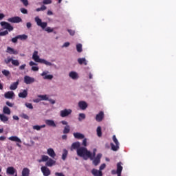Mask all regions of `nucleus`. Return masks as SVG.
<instances>
[{
    "instance_id": "f257e3e1",
    "label": "nucleus",
    "mask_w": 176,
    "mask_h": 176,
    "mask_svg": "<svg viewBox=\"0 0 176 176\" xmlns=\"http://www.w3.org/2000/svg\"><path fill=\"white\" fill-rule=\"evenodd\" d=\"M77 155L80 157H82L84 160H87L89 157L91 158V152L88 151L86 147H80L78 148Z\"/></svg>"
},
{
    "instance_id": "f03ea898",
    "label": "nucleus",
    "mask_w": 176,
    "mask_h": 176,
    "mask_svg": "<svg viewBox=\"0 0 176 176\" xmlns=\"http://www.w3.org/2000/svg\"><path fill=\"white\" fill-rule=\"evenodd\" d=\"M0 25H1V27H3V30H8L0 32V36H5L6 35H8L9 32H12V31L14 30L13 26H12V25H10V23L8 22L1 21L0 23Z\"/></svg>"
},
{
    "instance_id": "7ed1b4c3",
    "label": "nucleus",
    "mask_w": 176,
    "mask_h": 176,
    "mask_svg": "<svg viewBox=\"0 0 176 176\" xmlns=\"http://www.w3.org/2000/svg\"><path fill=\"white\" fill-rule=\"evenodd\" d=\"M32 59L35 61V63H40V64H45V65H47L48 67H52L53 64L45 59H42L38 55V51H34L32 55Z\"/></svg>"
},
{
    "instance_id": "20e7f679",
    "label": "nucleus",
    "mask_w": 176,
    "mask_h": 176,
    "mask_svg": "<svg viewBox=\"0 0 176 176\" xmlns=\"http://www.w3.org/2000/svg\"><path fill=\"white\" fill-rule=\"evenodd\" d=\"M113 141L116 145H114L113 143H111L110 145L111 146L112 151H113L114 152H116V151L119 150L120 144H119V141L116 138V135H113Z\"/></svg>"
},
{
    "instance_id": "39448f33",
    "label": "nucleus",
    "mask_w": 176,
    "mask_h": 176,
    "mask_svg": "<svg viewBox=\"0 0 176 176\" xmlns=\"http://www.w3.org/2000/svg\"><path fill=\"white\" fill-rule=\"evenodd\" d=\"M34 20H35L37 25H38V27H41V28H43V30H45V28H46V27H47V23L42 22V19H41L39 18V16H36Z\"/></svg>"
},
{
    "instance_id": "423d86ee",
    "label": "nucleus",
    "mask_w": 176,
    "mask_h": 176,
    "mask_svg": "<svg viewBox=\"0 0 176 176\" xmlns=\"http://www.w3.org/2000/svg\"><path fill=\"white\" fill-rule=\"evenodd\" d=\"M71 113H72V109H65L64 110L60 111V116H61V118H67V116H69V115H71Z\"/></svg>"
},
{
    "instance_id": "0eeeda50",
    "label": "nucleus",
    "mask_w": 176,
    "mask_h": 176,
    "mask_svg": "<svg viewBox=\"0 0 176 176\" xmlns=\"http://www.w3.org/2000/svg\"><path fill=\"white\" fill-rule=\"evenodd\" d=\"M35 82V78L30 77V76H24V83L26 85H31V83H34Z\"/></svg>"
},
{
    "instance_id": "6e6552de",
    "label": "nucleus",
    "mask_w": 176,
    "mask_h": 176,
    "mask_svg": "<svg viewBox=\"0 0 176 176\" xmlns=\"http://www.w3.org/2000/svg\"><path fill=\"white\" fill-rule=\"evenodd\" d=\"M15 173H17V170L13 166H9L6 169V174L8 175H14Z\"/></svg>"
},
{
    "instance_id": "1a4fd4ad",
    "label": "nucleus",
    "mask_w": 176,
    "mask_h": 176,
    "mask_svg": "<svg viewBox=\"0 0 176 176\" xmlns=\"http://www.w3.org/2000/svg\"><path fill=\"white\" fill-rule=\"evenodd\" d=\"M41 173H43L44 176H49L50 174H52V172L50 171V169L47 168V166H42L41 168Z\"/></svg>"
},
{
    "instance_id": "9d476101",
    "label": "nucleus",
    "mask_w": 176,
    "mask_h": 176,
    "mask_svg": "<svg viewBox=\"0 0 176 176\" xmlns=\"http://www.w3.org/2000/svg\"><path fill=\"white\" fill-rule=\"evenodd\" d=\"M8 21H9V23H21L23 20L21 18H20V16H14L9 18Z\"/></svg>"
},
{
    "instance_id": "9b49d317",
    "label": "nucleus",
    "mask_w": 176,
    "mask_h": 176,
    "mask_svg": "<svg viewBox=\"0 0 176 176\" xmlns=\"http://www.w3.org/2000/svg\"><path fill=\"white\" fill-rule=\"evenodd\" d=\"M101 157H102V154H98L96 157L93 160V164H94V166H98L101 162Z\"/></svg>"
},
{
    "instance_id": "f8f14e48",
    "label": "nucleus",
    "mask_w": 176,
    "mask_h": 176,
    "mask_svg": "<svg viewBox=\"0 0 176 176\" xmlns=\"http://www.w3.org/2000/svg\"><path fill=\"white\" fill-rule=\"evenodd\" d=\"M45 123L47 126H50V127H57V125L53 120H45Z\"/></svg>"
},
{
    "instance_id": "ddd939ff",
    "label": "nucleus",
    "mask_w": 176,
    "mask_h": 176,
    "mask_svg": "<svg viewBox=\"0 0 176 176\" xmlns=\"http://www.w3.org/2000/svg\"><path fill=\"white\" fill-rule=\"evenodd\" d=\"M123 170V166H122V162H118L117 164V175L122 176V171Z\"/></svg>"
},
{
    "instance_id": "4468645a",
    "label": "nucleus",
    "mask_w": 176,
    "mask_h": 176,
    "mask_svg": "<svg viewBox=\"0 0 176 176\" xmlns=\"http://www.w3.org/2000/svg\"><path fill=\"white\" fill-rule=\"evenodd\" d=\"M80 148V142H76L72 144L70 149H71V151H74L75 149H76V151H78V149H79Z\"/></svg>"
},
{
    "instance_id": "2eb2a0df",
    "label": "nucleus",
    "mask_w": 176,
    "mask_h": 176,
    "mask_svg": "<svg viewBox=\"0 0 176 176\" xmlns=\"http://www.w3.org/2000/svg\"><path fill=\"white\" fill-rule=\"evenodd\" d=\"M104 119V111H100L98 114L96 116V122H102Z\"/></svg>"
},
{
    "instance_id": "dca6fc26",
    "label": "nucleus",
    "mask_w": 176,
    "mask_h": 176,
    "mask_svg": "<svg viewBox=\"0 0 176 176\" xmlns=\"http://www.w3.org/2000/svg\"><path fill=\"white\" fill-rule=\"evenodd\" d=\"M56 164V161L52 158L48 159V161L45 163L46 167H53Z\"/></svg>"
},
{
    "instance_id": "f3484780",
    "label": "nucleus",
    "mask_w": 176,
    "mask_h": 176,
    "mask_svg": "<svg viewBox=\"0 0 176 176\" xmlns=\"http://www.w3.org/2000/svg\"><path fill=\"white\" fill-rule=\"evenodd\" d=\"M48 73L49 72H43L41 74V76H44L43 79H48L49 80H52V79H53V75L52 74L47 75Z\"/></svg>"
},
{
    "instance_id": "a211bd4d",
    "label": "nucleus",
    "mask_w": 176,
    "mask_h": 176,
    "mask_svg": "<svg viewBox=\"0 0 176 176\" xmlns=\"http://www.w3.org/2000/svg\"><path fill=\"white\" fill-rule=\"evenodd\" d=\"M47 153L52 157V159H54L56 157V153L54 152V150L53 148H50L47 150Z\"/></svg>"
},
{
    "instance_id": "6ab92c4d",
    "label": "nucleus",
    "mask_w": 176,
    "mask_h": 176,
    "mask_svg": "<svg viewBox=\"0 0 176 176\" xmlns=\"http://www.w3.org/2000/svg\"><path fill=\"white\" fill-rule=\"evenodd\" d=\"M73 135L76 140H83L85 138V135L79 132L74 133Z\"/></svg>"
},
{
    "instance_id": "aec40b11",
    "label": "nucleus",
    "mask_w": 176,
    "mask_h": 176,
    "mask_svg": "<svg viewBox=\"0 0 176 176\" xmlns=\"http://www.w3.org/2000/svg\"><path fill=\"white\" fill-rule=\"evenodd\" d=\"M78 107L82 111H85V109H86L87 108V103L85 101H80L78 102Z\"/></svg>"
},
{
    "instance_id": "412c9836",
    "label": "nucleus",
    "mask_w": 176,
    "mask_h": 176,
    "mask_svg": "<svg viewBox=\"0 0 176 176\" xmlns=\"http://www.w3.org/2000/svg\"><path fill=\"white\" fill-rule=\"evenodd\" d=\"M91 174L94 176H102V172L101 170H98L96 168L91 170Z\"/></svg>"
},
{
    "instance_id": "4be33fe9",
    "label": "nucleus",
    "mask_w": 176,
    "mask_h": 176,
    "mask_svg": "<svg viewBox=\"0 0 176 176\" xmlns=\"http://www.w3.org/2000/svg\"><path fill=\"white\" fill-rule=\"evenodd\" d=\"M14 96V92L13 91H8V92H6L4 94L5 98H7L9 100L13 98Z\"/></svg>"
},
{
    "instance_id": "5701e85b",
    "label": "nucleus",
    "mask_w": 176,
    "mask_h": 176,
    "mask_svg": "<svg viewBox=\"0 0 176 176\" xmlns=\"http://www.w3.org/2000/svg\"><path fill=\"white\" fill-rule=\"evenodd\" d=\"M6 52L9 53V54H19V52H17V50H14V49L10 47H7Z\"/></svg>"
},
{
    "instance_id": "b1692460",
    "label": "nucleus",
    "mask_w": 176,
    "mask_h": 176,
    "mask_svg": "<svg viewBox=\"0 0 176 176\" xmlns=\"http://www.w3.org/2000/svg\"><path fill=\"white\" fill-rule=\"evenodd\" d=\"M19 98H26L27 96H28V91L27 89H24L23 92H20L19 94Z\"/></svg>"
},
{
    "instance_id": "393cba45",
    "label": "nucleus",
    "mask_w": 176,
    "mask_h": 176,
    "mask_svg": "<svg viewBox=\"0 0 176 176\" xmlns=\"http://www.w3.org/2000/svg\"><path fill=\"white\" fill-rule=\"evenodd\" d=\"M8 140H10V141H13L14 142H19V144H21V140L17 136H11L8 138Z\"/></svg>"
},
{
    "instance_id": "a878e982",
    "label": "nucleus",
    "mask_w": 176,
    "mask_h": 176,
    "mask_svg": "<svg viewBox=\"0 0 176 176\" xmlns=\"http://www.w3.org/2000/svg\"><path fill=\"white\" fill-rule=\"evenodd\" d=\"M78 63L80 65H82V64H84V65H87V60H86L85 58H79L78 59Z\"/></svg>"
},
{
    "instance_id": "bb28decb",
    "label": "nucleus",
    "mask_w": 176,
    "mask_h": 176,
    "mask_svg": "<svg viewBox=\"0 0 176 176\" xmlns=\"http://www.w3.org/2000/svg\"><path fill=\"white\" fill-rule=\"evenodd\" d=\"M30 169L28 168H24L22 170V176H30Z\"/></svg>"
},
{
    "instance_id": "cd10ccee",
    "label": "nucleus",
    "mask_w": 176,
    "mask_h": 176,
    "mask_svg": "<svg viewBox=\"0 0 176 176\" xmlns=\"http://www.w3.org/2000/svg\"><path fill=\"white\" fill-rule=\"evenodd\" d=\"M3 113H4V115H10V109L8 108L7 106H4L3 108Z\"/></svg>"
},
{
    "instance_id": "c85d7f7f",
    "label": "nucleus",
    "mask_w": 176,
    "mask_h": 176,
    "mask_svg": "<svg viewBox=\"0 0 176 176\" xmlns=\"http://www.w3.org/2000/svg\"><path fill=\"white\" fill-rule=\"evenodd\" d=\"M19 86V80L11 84L10 89V90H16Z\"/></svg>"
},
{
    "instance_id": "c756f323",
    "label": "nucleus",
    "mask_w": 176,
    "mask_h": 176,
    "mask_svg": "<svg viewBox=\"0 0 176 176\" xmlns=\"http://www.w3.org/2000/svg\"><path fill=\"white\" fill-rule=\"evenodd\" d=\"M69 76L72 78V79H78V73L75 72H71L69 74Z\"/></svg>"
},
{
    "instance_id": "7c9ffc66",
    "label": "nucleus",
    "mask_w": 176,
    "mask_h": 176,
    "mask_svg": "<svg viewBox=\"0 0 176 176\" xmlns=\"http://www.w3.org/2000/svg\"><path fill=\"white\" fill-rule=\"evenodd\" d=\"M0 120L5 123V122H8L9 120V118L5 116V114H0Z\"/></svg>"
},
{
    "instance_id": "2f4dec72",
    "label": "nucleus",
    "mask_w": 176,
    "mask_h": 176,
    "mask_svg": "<svg viewBox=\"0 0 176 176\" xmlns=\"http://www.w3.org/2000/svg\"><path fill=\"white\" fill-rule=\"evenodd\" d=\"M69 131H71V126H69V125H67L64 127L63 129V134H68L69 133Z\"/></svg>"
},
{
    "instance_id": "473e14b6",
    "label": "nucleus",
    "mask_w": 176,
    "mask_h": 176,
    "mask_svg": "<svg viewBox=\"0 0 176 176\" xmlns=\"http://www.w3.org/2000/svg\"><path fill=\"white\" fill-rule=\"evenodd\" d=\"M18 39H20L21 41H25L26 39H28V36L26 34L18 35Z\"/></svg>"
},
{
    "instance_id": "72a5a7b5",
    "label": "nucleus",
    "mask_w": 176,
    "mask_h": 176,
    "mask_svg": "<svg viewBox=\"0 0 176 176\" xmlns=\"http://www.w3.org/2000/svg\"><path fill=\"white\" fill-rule=\"evenodd\" d=\"M67 156H68V151L67 149H63V153L62 155V160H65L67 159Z\"/></svg>"
},
{
    "instance_id": "f704fd0d",
    "label": "nucleus",
    "mask_w": 176,
    "mask_h": 176,
    "mask_svg": "<svg viewBox=\"0 0 176 176\" xmlns=\"http://www.w3.org/2000/svg\"><path fill=\"white\" fill-rule=\"evenodd\" d=\"M84 119H86V114L83 113H79V116H78L79 122H82V120H83Z\"/></svg>"
},
{
    "instance_id": "c9c22d12",
    "label": "nucleus",
    "mask_w": 176,
    "mask_h": 176,
    "mask_svg": "<svg viewBox=\"0 0 176 176\" xmlns=\"http://www.w3.org/2000/svg\"><path fill=\"white\" fill-rule=\"evenodd\" d=\"M49 156L47 155H42L41 156V160H40L38 162L39 163L42 162H47L49 160Z\"/></svg>"
},
{
    "instance_id": "e433bc0d",
    "label": "nucleus",
    "mask_w": 176,
    "mask_h": 176,
    "mask_svg": "<svg viewBox=\"0 0 176 176\" xmlns=\"http://www.w3.org/2000/svg\"><path fill=\"white\" fill-rule=\"evenodd\" d=\"M96 131H97L98 137H102V132L101 131V126H98Z\"/></svg>"
},
{
    "instance_id": "4c0bfd02",
    "label": "nucleus",
    "mask_w": 176,
    "mask_h": 176,
    "mask_svg": "<svg viewBox=\"0 0 176 176\" xmlns=\"http://www.w3.org/2000/svg\"><path fill=\"white\" fill-rule=\"evenodd\" d=\"M76 50L78 53H82V44L78 43L76 45Z\"/></svg>"
},
{
    "instance_id": "58836bf2",
    "label": "nucleus",
    "mask_w": 176,
    "mask_h": 176,
    "mask_svg": "<svg viewBox=\"0 0 176 176\" xmlns=\"http://www.w3.org/2000/svg\"><path fill=\"white\" fill-rule=\"evenodd\" d=\"M38 97L44 101H47V100H49L47 95H38Z\"/></svg>"
},
{
    "instance_id": "ea45409f",
    "label": "nucleus",
    "mask_w": 176,
    "mask_h": 176,
    "mask_svg": "<svg viewBox=\"0 0 176 176\" xmlns=\"http://www.w3.org/2000/svg\"><path fill=\"white\" fill-rule=\"evenodd\" d=\"M11 63L12 65H14V67H19L20 65V62H19V60L12 59Z\"/></svg>"
},
{
    "instance_id": "a19ab883",
    "label": "nucleus",
    "mask_w": 176,
    "mask_h": 176,
    "mask_svg": "<svg viewBox=\"0 0 176 176\" xmlns=\"http://www.w3.org/2000/svg\"><path fill=\"white\" fill-rule=\"evenodd\" d=\"M96 152H97V149L94 148L93 153H91V157H89L90 160H94V157H96Z\"/></svg>"
},
{
    "instance_id": "79ce46f5",
    "label": "nucleus",
    "mask_w": 176,
    "mask_h": 176,
    "mask_svg": "<svg viewBox=\"0 0 176 176\" xmlns=\"http://www.w3.org/2000/svg\"><path fill=\"white\" fill-rule=\"evenodd\" d=\"M1 72L4 76H9V75H10V72H9V70L4 69L2 70Z\"/></svg>"
},
{
    "instance_id": "37998d69",
    "label": "nucleus",
    "mask_w": 176,
    "mask_h": 176,
    "mask_svg": "<svg viewBox=\"0 0 176 176\" xmlns=\"http://www.w3.org/2000/svg\"><path fill=\"white\" fill-rule=\"evenodd\" d=\"M47 8L45 6H42L41 8H36V12H41L43 10H46Z\"/></svg>"
},
{
    "instance_id": "c03bdc74",
    "label": "nucleus",
    "mask_w": 176,
    "mask_h": 176,
    "mask_svg": "<svg viewBox=\"0 0 176 176\" xmlns=\"http://www.w3.org/2000/svg\"><path fill=\"white\" fill-rule=\"evenodd\" d=\"M12 60L13 58H10V56H8L6 59L4 60V63L8 65L10 63H12Z\"/></svg>"
},
{
    "instance_id": "a18cd8bd",
    "label": "nucleus",
    "mask_w": 176,
    "mask_h": 176,
    "mask_svg": "<svg viewBox=\"0 0 176 176\" xmlns=\"http://www.w3.org/2000/svg\"><path fill=\"white\" fill-rule=\"evenodd\" d=\"M25 105L27 108H29V109H34V106H32L31 103L26 102Z\"/></svg>"
},
{
    "instance_id": "49530a36",
    "label": "nucleus",
    "mask_w": 176,
    "mask_h": 176,
    "mask_svg": "<svg viewBox=\"0 0 176 176\" xmlns=\"http://www.w3.org/2000/svg\"><path fill=\"white\" fill-rule=\"evenodd\" d=\"M21 116V118H23V119H26V120H30V117L28 116V115H27L25 113H22Z\"/></svg>"
},
{
    "instance_id": "de8ad7c7",
    "label": "nucleus",
    "mask_w": 176,
    "mask_h": 176,
    "mask_svg": "<svg viewBox=\"0 0 176 176\" xmlns=\"http://www.w3.org/2000/svg\"><path fill=\"white\" fill-rule=\"evenodd\" d=\"M67 32H69V35H71L72 36H74V35H75V30L67 29Z\"/></svg>"
},
{
    "instance_id": "09e8293b",
    "label": "nucleus",
    "mask_w": 176,
    "mask_h": 176,
    "mask_svg": "<svg viewBox=\"0 0 176 176\" xmlns=\"http://www.w3.org/2000/svg\"><path fill=\"white\" fill-rule=\"evenodd\" d=\"M18 39H19V36H16L11 39V42H12V43H17Z\"/></svg>"
},
{
    "instance_id": "8fccbe9b",
    "label": "nucleus",
    "mask_w": 176,
    "mask_h": 176,
    "mask_svg": "<svg viewBox=\"0 0 176 176\" xmlns=\"http://www.w3.org/2000/svg\"><path fill=\"white\" fill-rule=\"evenodd\" d=\"M20 11L21 12V13H23V14H28V10H27V9L25 8H21Z\"/></svg>"
},
{
    "instance_id": "3c124183",
    "label": "nucleus",
    "mask_w": 176,
    "mask_h": 176,
    "mask_svg": "<svg viewBox=\"0 0 176 176\" xmlns=\"http://www.w3.org/2000/svg\"><path fill=\"white\" fill-rule=\"evenodd\" d=\"M6 105H7L8 107H10V108H13V107H14V104L10 102H9V101H7V102H6Z\"/></svg>"
},
{
    "instance_id": "603ef678",
    "label": "nucleus",
    "mask_w": 176,
    "mask_h": 176,
    "mask_svg": "<svg viewBox=\"0 0 176 176\" xmlns=\"http://www.w3.org/2000/svg\"><path fill=\"white\" fill-rule=\"evenodd\" d=\"M82 146H87V138H83L82 143Z\"/></svg>"
},
{
    "instance_id": "864d4df0",
    "label": "nucleus",
    "mask_w": 176,
    "mask_h": 176,
    "mask_svg": "<svg viewBox=\"0 0 176 176\" xmlns=\"http://www.w3.org/2000/svg\"><path fill=\"white\" fill-rule=\"evenodd\" d=\"M43 3L44 5H49L52 3V0H43Z\"/></svg>"
},
{
    "instance_id": "5fc2aeb1",
    "label": "nucleus",
    "mask_w": 176,
    "mask_h": 176,
    "mask_svg": "<svg viewBox=\"0 0 176 176\" xmlns=\"http://www.w3.org/2000/svg\"><path fill=\"white\" fill-rule=\"evenodd\" d=\"M22 3H23L24 6H28V0H20Z\"/></svg>"
},
{
    "instance_id": "6e6d98bb",
    "label": "nucleus",
    "mask_w": 176,
    "mask_h": 176,
    "mask_svg": "<svg viewBox=\"0 0 176 176\" xmlns=\"http://www.w3.org/2000/svg\"><path fill=\"white\" fill-rule=\"evenodd\" d=\"M33 129L34 130H37V131H39V130H41V126H39V125H34V126H33Z\"/></svg>"
},
{
    "instance_id": "4d7b16f0",
    "label": "nucleus",
    "mask_w": 176,
    "mask_h": 176,
    "mask_svg": "<svg viewBox=\"0 0 176 176\" xmlns=\"http://www.w3.org/2000/svg\"><path fill=\"white\" fill-rule=\"evenodd\" d=\"M105 167H107V165L105 164H102L100 166V171L104 170V168H105Z\"/></svg>"
},
{
    "instance_id": "13d9d810",
    "label": "nucleus",
    "mask_w": 176,
    "mask_h": 176,
    "mask_svg": "<svg viewBox=\"0 0 176 176\" xmlns=\"http://www.w3.org/2000/svg\"><path fill=\"white\" fill-rule=\"evenodd\" d=\"M45 31H47V32H53V29H51L50 27H47L46 28Z\"/></svg>"
},
{
    "instance_id": "bf43d9fd",
    "label": "nucleus",
    "mask_w": 176,
    "mask_h": 176,
    "mask_svg": "<svg viewBox=\"0 0 176 176\" xmlns=\"http://www.w3.org/2000/svg\"><path fill=\"white\" fill-rule=\"evenodd\" d=\"M25 67H26V65L25 64H23L22 65H21L19 67V69H21V71H23V69H25Z\"/></svg>"
},
{
    "instance_id": "052dcab7",
    "label": "nucleus",
    "mask_w": 176,
    "mask_h": 176,
    "mask_svg": "<svg viewBox=\"0 0 176 176\" xmlns=\"http://www.w3.org/2000/svg\"><path fill=\"white\" fill-rule=\"evenodd\" d=\"M32 71H39V67L33 66V67H32Z\"/></svg>"
},
{
    "instance_id": "680f3d73",
    "label": "nucleus",
    "mask_w": 176,
    "mask_h": 176,
    "mask_svg": "<svg viewBox=\"0 0 176 176\" xmlns=\"http://www.w3.org/2000/svg\"><path fill=\"white\" fill-rule=\"evenodd\" d=\"M26 27L27 28H31V27H32V24H31L30 22H28L26 23Z\"/></svg>"
},
{
    "instance_id": "e2e57ef3",
    "label": "nucleus",
    "mask_w": 176,
    "mask_h": 176,
    "mask_svg": "<svg viewBox=\"0 0 176 176\" xmlns=\"http://www.w3.org/2000/svg\"><path fill=\"white\" fill-rule=\"evenodd\" d=\"M60 123H62L65 126H68V122H67L65 120L61 121Z\"/></svg>"
},
{
    "instance_id": "0e129e2a",
    "label": "nucleus",
    "mask_w": 176,
    "mask_h": 176,
    "mask_svg": "<svg viewBox=\"0 0 176 176\" xmlns=\"http://www.w3.org/2000/svg\"><path fill=\"white\" fill-rule=\"evenodd\" d=\"M47 101H50V102L51 104H56V100H53V99H48Z\"/></svg>"
},
{
    "instance_id": "69168bd1",
    "label": "nucleus",
    "mask_w": 176,
    "mask_h": 176,
    "mask_svg": "<svg viewBox=\"0 0 176 176\" xmlns=\"http://www.w3.org/2000/svg\"><path fill=\"white\" fill-rule=\"evenodd\" d=\"M69 46V42H66L63 44V47H68Z\"/></svg>"
},
{
    "instance_id": "338daca9",
    "label": "nucleus",
    "mask_w": 176,
    "mask_h": 176,
    "mask_svg": "<svg viewBox=\"0 0 176 176\" xmlns=\"http://www.w3.org/2000/svg\"><path fill=\"white\" fill-rule=\"evenodd\" d=\"M29 65L30 67H32L33 65H36V63H35L34 61H30Z\"/></svg>"
},
{
    "instance_id": "774afa93",
    "label": "nucleus",
    "mask_w": 176,
    "mask_h": 176,
    "mask_svg": "<svg viewBox=\"0 0 176 176\" xmlns=\"http://www.w3.org/2000/svg\"><path fill=\"white\" fill-rule=\"evenodd\" d=\"M13 119H14V120H19V116H13Z\"/></svg>"
}]
</instances>
